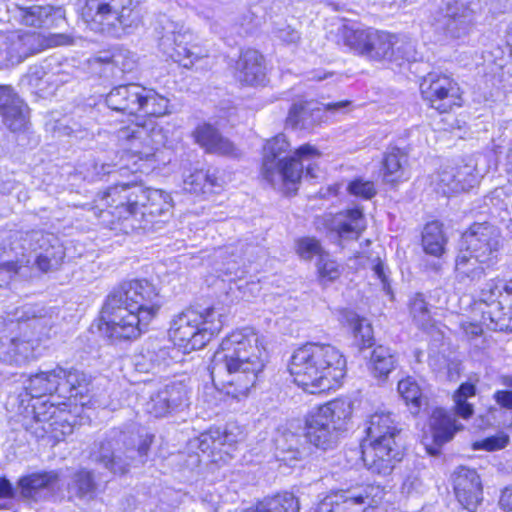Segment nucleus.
I'll use <instances>...</instances> for the list:
<instances>
[{
    "instance_id": "f257e3e1",
    "label": "nucleus",
    "mask_w": 512,
    "mask_h": 512,
    "mask_svg": "<svg viewBox=\"0 0 512 512\" xmlns=\"http://www.w3.org/2000/svg\"><path fill=\"white\" fill-rule=\"evenodd\" d=\"M266 356L259 334L251 328L235 330L222 340L214 353L211 378L227 396L238 401L245 399L264 370Z\"/></svg>"
},
{
    "instance_id": "f03ea898",
    "label": "nucleus",
    "mask_w": 512,
    "mask_h": 512,
    "mask_svg": "<svg viewBox=\"0 0 512 512\" xmlns=\"http://www.w3.org/2000/svg\"><path fill=\"white\" fill-rule=\"evenodd\" d=\"M160 308L159 292L150 281L124 282L108 295L99 329L112 341L137 339L147 331Z\"/></svg>"
},
{
    "instance_id": "7ed1b4c3",
    "label": "nucleus",
    "mask_w": 512,
    "mask_h": 512,
    "mask_svg": "<svg viewBox=\"0 0 512 512\" xmlns=\"http://www.w3.org/2000/svg\"><path fill=\"white\" fill-rule=\"evenodd\" d=\"M92 210L105 225L121 222V230L128 233L144 229L145 217L167 214L172 209V198L163 190L137 185H116L99 194Z\"/></svg>"
},
{
    "instance_id": "20e7f679",
    "label": "nucleus",
    "mask_w": 512,
    "mask_h": 512,
    "mask_svg": "<svg viewBox=\"0 0 512 512\" xmlns=\"http://www.w3.org/2000/svg\"><path fill=\"white\" fill-rule=\"evenodd\" d=\"M288 369L299 387L316 394L340 385L346 374V360L332 345L309 343L294 351Z\"/></svg>"
},
{
    "instance_id": "39448f33",
    "label": "nucleus",
    "mask_w": 512,
    "mask_h": 512,
    "mask_svg": "<svg viewBox=\"0 0 512 512\" xmlns=\"http://www.w3.org/2000/svg\"><path fill=\"white\" fill-rule=\"evenodd\" d=\"M290 143L284 134L268 140L263 147L261 175L274 188L286 193L297 190L303 173V162L320 158L319 150L310 144H304L288 156Z\"/></svg>"
},
{
    "instance_id": "423d86ee",
    "label": "nucleus",
    "mask_w": 512,
    "mask_h": 512,
    "mask_svg": "<svg viewBox=\"0 0 512 512\" xmlns=\"http://www.w3.org/2000/svg\"><path fill=\"white\" fill-rule=\"evenodd\" d=\"M398 430L390 413L376 412L367 421L366 438L361 443L362 459L369 471L389 475L400 461L395 437Z\"/></svg>"
},
{
    "instance_id": "0eeeda50",
    "label": "nucleus",
    "mask_w": 512,
    "mask_h": 512,
    "mask_svg": "<svg viewBox=\"0 0 512 512\" xmlns=\"http://www.w3.org/2000/svg\"><path fill=\"white\" fill-rule=\"evenodd\" d=\"M223 308H189L176 315L170 325L171 341L184 353L204 347L223 328Z\"/></svg>"
},
{
    "instance_id": "6e6552de",
    "label": "nucleus",
    "mask_w": 512,
    "mask_h": 512,
    "mask_svg": "<svg viewBox=\"0 0 512 512\" xmlns=\"http://www.w3.org/2000/svg\"><path fill=\"white\" fill-rule=\"evenodd\" d=\"M352 415L351 401L337 398L313 409L306 417L305 437L322 450L336 446Z\"/></svg>"
},
{
    "instance_id": "1a4fd4ad",
    "label": "nucleus",
    "mask_w": 512,
    "mask_h": 512,
    "mask_svg": "<svg viewBox=\"0 0 512 512\" xmlns=\"http://www.w3.org/2000/svg\"><path fill=\"white\" fill-rule=\"evenodd\" d=\"M152 441L153 436L148 434L136 436L114 429L96 446L92 456L114 474H124L136 455L140 463L144 462Z\"/></svg>"
},
{
    "instance_id": "9d476101",
    "label": "nucleus",
    "mask_w": 512,
    "mask_h": 512,
    "mask_svg": "<svg viewBox=\"0 0 512 512\" xmlns=\"http://www.w3.org/2000/svg\"><path fill=\"white\" fill-rule=\"evenodd\" d=\"M134 3L135 0H85L80 16L87 29L116 37L129 26Z\"/></svg>"
},
{
    "instance_id": "9b49d317",
    "label": "nucleus",
    "mask_w": 512,
    "mask_h": 512,
    "mask_svg": "<svg viewBox=\"0 0 512 512\" xmlns=\"http://www.w3.org/2000/svg\"><path fill=\"white\" fill-rule=\"evenodd\" d=\"M478 298L482 325L490 330H512V281L492 279L480 290Z\"/></svg>"
},
{
    "instance_id": "f8f14e48",
    "label": "nucleus",
    "mask_w": 512,
    "mask_h": 512,
    "mask_svg": "<svg viewBox=\"0 0 512 512\" xmlns=\"http://www.w3.org/2000/svg\"><path fill=\"white\" fill-rule=\"evenodd\" d=\"M117 138L126 154L147 161L155 156L163 139L161 128L151 118L120 128Z\"/></svg>"
},
{
    "instance_id": "ddd939ff",
    "label": "nucleus",
    "mask_w": 512,
    "mask_h": 512,
    "mask_svg": "<svg viewBox=\"0 0 512 512\" xmlns=\"http://www.w3.org/2000/svg\"><path fill=\"white\" fill-rule=\"evenodd\" d=\"M74 417L70 412L50 402H37L33 406L31 423L26 429L36 438L50 437L55 441L64 440L74 431Z\"/></svg>"
},
{
    "instance_id": "4468645a",
    "label": "nucleus",
    "mask_w": 512,
    "mask_h": 512,
    "mask_svg": "<svg viewBox=\"0 0 512 512\" xmlns=\"http://www.w3.org/2000/svg\"><path fill=\"white\" fill-rule=\"evenodd\" d=\"M19 240L21 243L11 247V250L15 254H19L18 249L21 250V253L24 251L35 252L34 263L43 272L57 268L65 257L63 246L53 234L36 230L27 232L24 236L21 235Z\"/></svg>"
},
{
    "instance_id": "2eb2a0df",
    "label": "nucleus",
    "mask_w": 512,
    "mask_h": 512,
    "mask_svg": "<svg viewBox=\"0 0 512 512\" xmlns=\"http://www.w3.org/2000/svg\"><path fill=\"white\" fill-rule=\"evenodd\" d=\"M420 91L424 101L440 113H447L463 103L459 84L446 74L429 73L420 84Z\"/></svg>"
},
{
    "instance_id": "dca6fc26",
    "label": "nucleus",
    "mask_w": 512,
    "mask_h": 512,
    "mask_svg": "<svg viewBox=\"0 0 512 512\" xmlns=\"http://www.w3.org/2000/svg\"><path fill=\"white\" fill-rule=\"evenodd\" d=\"M243 438L242 431L236 425L229 424L224 429L210 428L200 434L195 444L203 453H209L211 461L226 463L234 451V446Z\"/></svg>"
},
{
    "instance_id": "f3484780",
    "label": "nucleus",
    "mask_w": 512,
    "mask_h": 512,
    "mask_svg": "<svg viewBox=\"0 0 512 512\" xmlns=\"http://www.w3.org/2000/svg\"><path fill=\"white\" fill-rule=\"evenodd\" d=\"M384 490L380 486L370 485L364 493L354 490H341L327 496L317 508V512H372L373 509H362L363 504L371 498L370 504L382 500Z\"/></svg>"
},
{
    "instance_id": "a211bd4d",
    "label": "nucleus",
    "mask_w": 512,
    "mask_h": 512,
    "mask_svg": "<svg viewBox=\"0 0 512 512\" xmlns=\"http://www.w3.org/2000/svg\"><path fill=\"white\" fill-rule=\"evenodd\" d=\"M464 249L475 254L481 262L494 263L500 248V232L489 223H475L463 234Z\"/></svg>"
},
{
    "instance_id": "6ab92c4d",
    "label": "nucleus",
    "mask_w": 512,
    "mask_h": 512,
    "mask_svg": "<svg viewBox=\"0 0 512 512\" xmlns=\"http://www.w3.org/2000/svg\"><path fill=\"white\" fill-rule=\"evenodd\" d=\"M413 51L412 42L404 36L373 29L365 57L371 60L409 59Z\"/></svg>"
},
{
    "instance_id": "aec40b11",
    "label": "nucleus",
    "mask_w": 512,
    "mask_h": 512,
    "mask_svg": "<svg viewBox=\"0 0 512 512\" xmlns=\"http://www.w3.org/2000/svg\"><path fill=\"white\" fill-rule=\"evenodd\" d=\"M480 172L474 159L469 158L462 165L447 167L438 175V188L446 195L467 191L480 180Z\"/></svg>"
},
{
    "instance_id": "412c9836",
    "label": "nucleus",
    "mask_w": 512,
    "mask_h": 512,
    "mask_svg": "<svg viewBox=\"0 0 512 512\" xmlns=\"http://www.w3.org/2000/svg\"><path fill=\"white\" fill-rule=\"evenodd\" d=\"M324 223L334 240H355L366 229L363 211L356 207L325 216Z\"/></svg>"
},
{
    "instance_id": "4be33fe9",
    "label": "nucleus",
    "mask_w": 512,
    "mask_h": 512,
    "mask_svg": "<svg viewBox=\"0 0 512 512\" xmlns=\"http://www.w3.org/2000/svg\"><path fill=\"white\" fill-rule=\"evenodd\" d=\"M454 493L458 502L474 512L482 501V484L474 469L459 467L453 474Z\"/></svg>"
},
{
    "instance_id": "5701e85b",
    "label": "nucleus",
    "mask_w": 512,
    "mask_h": 512,
    "mask_svg": "<svg viewBox=\"0 0 512 512\" xmlns=\"http://www.w3.org/2000/svg\"><path fill=\"white\" fill-rule=\"evenodd\" d=\"M440 9L449 37L459 39L468 35L472 26V11L465 0H443Z\"/></svg>"
},
{
    "instance_id": "b1692460",
    "label": "nucleus",
    "mask_w": 512,
    "mask_h": 512,
    "mask_svg": "<svg viewBox=\"0 0 512 512\" xmlns=\"http://www.w3.org/2000/svg\"><path fill=\"white\" fill-rule=\"evenodd\" d=\"M0 117L11 131L23 129L27 123V106L11 86L0 85Z\"/></svg>"
},
{
    "instance_id": "393cba45",
    "label": "nucleus",
    "mask_w": 512,
    "mask_h": 512,
    "mask_svg": "<svg viewBox=\"0 0 512 512\" xmlns=\"http://www.w3.org/2000/svg\"><path fill=\"white\" fill-rule=\"evenodd\" d=\"M38 347L32 338L24 336V331L20 328L19 336L0 344V360L16 365L28 363L38 357Z\"/></svg>"
},
{
    "instance_id": "a878e982",
    "label": "nucleus",
    "mask_w": 512,
    "mask_h": 512,
    "mask_svg": "<svg viewBox=\"0 0 512 512\" xmlns=\"http://www.w3.org/2000/svg\"><path fill=\"white\" fill-rule=\"evenodd\" d=\"M143 86L125 84L114 87L106 95L107 106L114 111L136 115L141 112V92Z\"/></svg>"
},
{
    "instance_id": "bb28decb",
    "label": "nucleus",
    "mask_w": 512,
    "mask_h": 512,
    "mask_svg": "<svg viewBox=\"0 0 512 512\" xmlns=\"http://www.w3.org/2000/svg\"><path fill=\"white\" fill-rule=\"evenodd\" d=\"M62 375H64L62 367L56 366L50 371H41L36 373L24 382L26 394L32 399H35L32 407L37 404V402H49L48 400H42L41 398L46 395H51L53 392L58 390Z\"/></svg>"
},
{
    "instance_id": "cd10ccee",
    "label": "nucleus",
    "mask_w": 512,
    "mask_h": 512,
    "mask_svg": "<svg viewBox=\"0 0 512 512\" xmlns=\"http://www.w3.org/2000/svg\"><path fill=\"white\" fill-rule=\"evenodd\" d=\"M491 264V262H481L475 254L461 248L455 260L456 279L464 284L476 283L485 277V271Z\"/></svg>"
},
{
    "instance_id": "c85d7f7f",
    "label": "nucleus",
    "mask_w": 512,
    "mask_h": 512,
    "mask_svg": "<svg viewBox=\"0 0 512 512\" xmlns=\"http://www.w3.org/2000/svg\"><path fill=\"white\" fill-rule=\"evenodd\" d=\"M236 77L245 85L257 86L263 84L266 73L262 55L256 50L243 52L237 63Z\"/></svg>"
},
{
    "instance_id": "c756f323",
    "label": "nucleus",
    "mask_w": 512,
    "mask_h": 512,
    "mask_svg": "<svg viewBox=\"0 0 512 512\" xmlns=\"http://www.w3.org/2000/svg\"><path fill=\"white\" fill-rule=\"evenodd\" d=\"M220 188L221 183L214 170L193 167L183 174V189L191 194H211Z\"/></svg>"
},
{
    "instance_id": "7c9ffc66",
    "label": "nucleus",
    "mask_w": 512,
    "mask_h": 512,
    "mask_svg": "<svg viewBox=\"0 0 512 512\" xmlns=\"http://www.w3.org/2000/svg\"><path fill=\"white\" fill-rule=\"evenodd\" d=\"M323 109L314 101L294 103L288 112L286 124L292 128L311 129L322 121Z\"/></svg>"
},
{
    "instance_id": "2f4dec72",
    "label": "nucleus",
    "mask_w": 512,
    "mask_h": 512,
    "mask_svg": "<svg viewBox=\"0 0 512 512\" xmlns=\"http://www.w3.org/2000/svg\"><path fill=\"white\" fill-rule=\"evenodd\" d=\"M372 30L354 23H343L337 28V43L358 55L365 56Z\"/></svg>"
},
{
    "instance_id": "473e14b6",
    "label": "nucleus",
    "mask_w": 512,
    "mask_h": 512,
    "mask_svg": "<svg viewBox=\"0 0 512 512\" xmlns=\"http://www.w3.org/2000/svg\"><path fill=\"white\" fill-rule=\"evenodd\" d=\"M193 136L195 141L207 152L220 155H236V148L233 143L222 137L219 132L209 124L198 126Z\"/></svg>"
},
{
    "instance_id": "72a5a7b5",
    "label": "nucleus",
    "mask_w": 512,
    "mask_h": 512,
    "mask_svg": "<svg viewBox=\"0 0 512 512\" xmlns=\"http://www.w3.org/2000/svg\"><path fill=\"white\" fill-rule=\"evenodd\" d=\"M93 63L106 65L111 75L116 76L117 72L127 73L133 71L136 67V57L129 50L116 47L95 57Z\"/></svg>"
},
{
    "instance_id": "f704fd0d",
    "label": "nucleus",
    "mask_w": 512,
    "mask_h": 512,
    "mask_svg": "<svg viewBox=\"0 0 512 512\" xmlns=\"http://www.w3.org/2000/svg\"><path fill=\"white\" fill-rule=\"evenodd\" d=\"M429 423L434 442L438 445L450 441L455 432L462 429V425L442 408L433 409Z\"/></svg>"
},
{
    "instance_id": "c9c22d12",
    "label": "nucleus",
    "mask_w": 512,
    "mask_h": 512,
    "mask_svg": "<svg viewBox=\"0 0 512 512\" xmlns=\"http://www.w3.org/2000/svg\"><path fill=\"white\" fill-rule=\"evenodd\" d=\"M56 323V317L52 314L45 313L44 315H34L26 322L20 325L24 331L25 337L33 339L38 346L41 342L50 339L53 335V328Z\"/></svg>"
},
{
    "instance_id": "e433bc0d",
    "label": "nucleus",
    "mask_w": 512,
    "mask_h": 512,
    "mask_svg": "<svg viewBox=\"0 0 512 512\" xmlns=\"http://www.w3.org/2000/svg\"><path fill=\"white\" fill-rule=\"evenodd\" d=\"M62 372L64 375L61 376L58 387L60 394L68 399L82 398L88 392L89 379L86 374L74 368H62Z\"/></svg>"
},
{
    "instance_id": "4c0bfd02",
    "label": "nucleus",
    "mask_w": 512,
    "mask_h": 512,
    "mask_svg": "<svg viewBox=\"0 0 512 512\" xmlns=\"http://www.w3.org/2000/svg\"><path fill=\"white\" fill-rule=\"evenodd\" d=\"M191 34H177L174 38L175 47L170 54L171 58L185 68H190L196 61L206 56V52L197 45L188 46L187 39Z\"/></svg>"
},
{
    "instance_id": "58836bf2",
    "label": "nucleus",
    "mask_w": 512,
    "mask_h": 512,
    "mask_svg": "<svg viewBox=\"0 0 512 512\" xmlns=\"http://www.w3.org/2000/svg\"><path fill=\"white\" fill-rule=\"evenodd\" d=\"M58 481V474L54 471L33 473L19 480L21 494L25 498L35 499L38 492L52 487Z\"/></svg>"
},
{
    "instance_id": "ea45409f",
    "label": "nucleus",
    "mask_w": 512,
    "mask_h": 512,
    "mask_svg": "<svg viewBox=\"0 0 512 512\" xmlns=\"http://www.w3.org/2000/svg\"><path fill=\"white\" fill-rule=\"evenodd\" d=\"M342 321L352 331L355 341L361 347H369L373 342V330L367 319L360 317L355 312L344 311Z\"/></svg>"
},
{
    "instance_id": "a19ab883",
    "label": "nucleus",
    "mask_w": 512,
    "mask_h": 512,
    "mask_svg": "<svg viewBox=\"0 0 512 512\" xmlns=\"http://www.w3.org/2000/svg\"><path fill=\"white\" fill-rule=\"evenodd\" d=\"M398 392L409 407L410 412L414 415H417L422 406L427 404L418 383L412 377L399 381Z\"/></svg>"
},
{
    "instance_id": "79ce46f5",
    "label": "nucleus",
    "mask_w": 512,
    "mask_h": 512,
    "mask_svg": "<svg viewBox=\"0 0 512 512\" xmlns=\"http://www.w3.org/2000/svg\"><path fill=\"white\" fill-rule=\"evenodd\" d=\"M395 367V358L389 348L378 346L374 348L369 368L376 378H386Z\"/></svg>"
},
{
    "instance_id": "37998d69",
    "label": "nucleus",
    "mask_w": 512,
    "mask_h": 512,
    "mask_svg": "<svg viewBox=\"0 0 512 512\" xmlns=\"http://www.w3.org/2000/svg\"><path fill=\"white\" fill-rule=\"evenodd\" d=\"M169 100L154 89L143 87L141 92V112L150 116H163L168 113Z\"/></svg>"
},
{
    "instance_id": "c03bdc74",
    "label": "nucleus",
    "mask_w": 512,
    "mask_h": 512,
    "mask_svg": "<svg viewBox=\"0 0 512 512\" xmlns=\"http://www.w3.org/2000/svg\"><path fill=\"white\" fill-rule=\"evenodd\" d=\"M445 238L438 222L428 223L423 231L422 245L426 253L440 256L444 251Z\"/></svg>"
},
{
    "instance_id": "a18cd8bd",
    "label": "nucleus",
    "mask_w": 512,
    "mask_h": 512,
    "mask_svg": "<svg viewBox=\"0 0 512 512\" xmlns=\"http://www.w3.org/2000/svg\"><path fill=\"white\" fill-rule=\"evenodd\" d=\"M13 34L15 49L18 50L20 62L26 57L38 53L45 47L44 39L40 34L35 32H27L22 35Z\"/></svg>"
},
{
    "instance_id": "49530a36",
    "label": "nucleus",
    "mask_w": 512,
    "mask_h": 512,
    "mask_svg": "<svg viewBox=\"0 0 512 512\" xmlns=\"http://www.w3.org/2000/svg\"><path fill=\"white\" fill-rule=\"evenodd\" d=\"M264 512H299L298 499L289 492L277 494L259 504Z\"/></svg>"
},
{
    "instance_id": "de8ad7c7",
    "label": "nucleus",
    "mask_w": 512,
    "mask_h": 512,
    "mask_svg": "<svg viewBox=\"0 0 512 512\" xmlns=\"http://www.w3.org/2000/svg\"><path fill=\"white\" fill-rule=\"evenodd\" d=\"M52 75L46 72L40 65L31 66L28 72L23 76L21 83L36 93H45L51 84Z\"/></svg>"
},
{
    "instance_id": "09e8293b",
    "label": "nucleus",
    "mask_w": 512,
    "mask_h": 512,
    "mask_svg": "<svg viewBox=\"0 0 512 512\" xmlns=\"http://www.w3.org/2000/svg\"><path fill=\"white\" fill-rule=\"evenodd\" d=\"M476 393L475 386L471 383H463L453 395L455 413L467 419L473 414V406L468 399L474 397Z\"/></svg>"
},
{
    "instance_id": "8fccbe9b",
    "label": "nucleus",
    "mask_w": 512,
    "mask_h": 512,
    "mask_svg": "<svg viewBox=\"0 0 512 512\" xmlns=\"http://www.w3.org/2000/svg\"><path fill=\"white\" fill-rule=\"evenodd\" d=\"M404 162H406V157L398 148L389 151L383 162L385 181L395 182L399 180L403 175Z\"/></svg>"
},
{
    "instance_id": "3c124183",
    "label": "nucleus",
    "mask_w": 512,
    "mask_h": 512,
    "mask_svg": "<svg viewBox=\"0 0 512 512\" xmlns=\"http://www.w3.org/2000/svg\"><path fill=\"white\" fill-rule=\"evenodd\" d=\"M95 491V483L89 471H79L74 474L70 484L69 492L79 498L90 499Z\"/></svg>"
},
{
    "instance_id": "603ef678",
    "label": "nucleus",
    "mask_w": 512,
    "mask_h": 512,
    "mask_svg": "<svg viewBox=\"0 0 512 512\" xmlns=\"http://www.w3.org/2000/svg\"><path fill=\"white\" fill-rule=\"evenodd\" d=\"M16 261L7 260L0 263V287L7 286L14 276L24 274L23 270L30 263V257L21 253V258L16 254Z\"/></svg>"
},
{
    "instance_id": "864d4df0",
    "label": "nucleus",
    "mask_w": 512,
    "mask_h": 512,
    "mask_svg": "<svg viewBox=\"0 0 512 512\" xmlns=\"http://www.w3.org/2000/svg\"><path fill=\"white\" fill-rule=\"evenodd\" d=\"M295 251L297 255L306 261L314 257L320 259L326 251L323 249L319 240L314 237H302L295 241Z\"/></svg>"
},
{
    "instance_id": "5fc2aeb1",
    "label": "nucleus",
    "mask_w": 512,
    "mask_h": 512,
    "mask_svg": "<svg viewBox=\"0 0 512 512\" xmlns=\"http://www.w3.org/2000/svg\"><path fill=\"white\" fill-rule=\"evenodd\" d=\"M410 313L414 322L422 329L432 326V318L423 296L416 294L410 302Z\"/></svg>"
},
{
    "instance_id": "6e6d98bb",
    "label": "nucleus",
    "mask_w": 512,
    "mask_h": 512,
    "mask_svg": "<svg viewBox=\"0 0 512 512\" xmlns=\"http://www.w3.org/2000/svg\"><path fill=\"white\" fill-rule=\"evenodd\" d=\"M20 63L13 34H0V69Z\"/></svg>"
},
{
    "instance_id": "4d7b16f0",
    "label": "nucleus",
    "mask_w": 512,
    "mask_h": 512,
    "mask_svg": "<svg viewBox=\"0 0 512 512\" xmlns=\"http://www.w3.org/2000/svg\"><path fill=\"white\" fill-rule=\"evenodd\" d=\"M317 273L321 281L331 282L339 278L342 273L340 264L326 252L316 263Z\"/></svg>"
},
{
    "instance_id": "13d9d810",
    "label": "nucleus",
    "mask_w": 512,
    "mask_h": 512,
    "mask_svg": "<svg viewBox=\"0 0 512 512\" xmlns=\"http://www.w3.org/2000/svg\"><path fill=\"white\" fill-rule=\"evenodd\" d=\"M145 409L149 414L155 417H163L172 411L162 387L150 395L145 404Z\"/></svg>"
},
{
    "instance_id": "bf43d9fd",
    "label": "nucleus",
    "mask_w": 512,
    "mask_h": 512,
    "mask_svg": "<svg viewBox=\"0 0 512 512\" xmlns=\"http://www.w3.org/2000/svg\"><path fill=\"white\" fill-rule=\"evenodd\" d=\"M172 410L185 405L188 401V390L182 382H172L162 387Z\"/></svg>"
},
{
    "instance_id": "052dcab7",
    "label": "nucleus",
    "mask_w": 512,
    "mask_h": 512,
    "mask_svg": "<svg viewBox=\"0 0 512 512\" xmlns=\"http://www.w3.org/2000/svg\"><path fill=\"white\" fill-rule=\"evenodd\" d=\"M50 15L49 7L32 6L23 11L22 22L31 27H41Z\"/></svg>"
},
{
    "instance_id": "680f3d73",
    "label": "nucleus",
    "mask_w": 512,
    "mask_h": 512,
    "mask_svg": "<svg viewBox=\"0 0 512 512\" xmlns=\"http://www.w3.org/2000/svg\"><path fill=\"white\" fill-rule=\"evenodd\" d=\"M347 191L349 194L363 199H371L376 195L374 183L363 178L352 180L347 186Z\"/></svg>"
},
{
    "instance_id": "e2e57ef3",
    "label": "nucleus",
    "mask_w": 512,
    "mask_h": 512,
    "mask_svg": "<svg viewBox=\"0 0 512 512\" xmlns=\"http://www.w3.org/2000/svg\"><path fill=\"white\" fill-rule=\"evenodd\" d=\"M509 442L508 435L499 433L495 436L488 437L482 441H477L473 444L474 450L484 449L487 451H496L503 449Z\"/></svg>"
},
{
    "instance_id": "0e129e2a",
    "label": "nucleus",
    "mask_w": 512,
    "mask_h": 512,
    "mask_svg": "<svg viewBox=\"0 0 512 512\" xmlns=\"http://www.w3.org/2000/svg\"><path fill=\"white\" fill-rule=\"evenodd\" d=\"M276 37L286 44H296L300 40L299 32L288 25L278 28Z\"/></svg>"
},
{
    "instance_id": "69168bd1",
    "label": "nucleus",
    "mask_w": 512,
    "mask_h": 512,
    "mask_svg": "<svg viewBox=\"0 0 512 512\" xmlns=\"http://www.w3.org/2000/svg\"><path fill=\"white\" fill-rule=\"evenodd\" d=\"M420 485L421 482L419 477L414 473H410L403 480V483L401 485V493L405 495H410L411 493L416 491L420 487Z\"/></svg>"
},
{
    "instance_id": "338daca9",
    "label": "nucleus",
    "mask_w": 512,
    "mask_h": 512,
    "mask_svg": "<svg viewBox=\"0 0 512 512\" xmlns=\"http://www.w3.org/2000/svg\"><path fill=\"white\" fill-rule=\"evenodd\" d=\"M493 399L501 407L512 410V391L498 390L494 393Z\"/></svg>"
},
{
    "instance_id": "774afa93",
    "label": "nucleus",
    "mask_w": 512,
    "mask_h": 512,
    "mask_svg": "<svg viewBox=\"0 0 512 512\" xmlns=\"http://www.w3.org/2000/svg\"><path fill=\"white\" fill-rule=\"evenodd\" d=\"M499 504L503 510L512 512V488H505L501 492Z\"/></svg>"
}]
</instances>
